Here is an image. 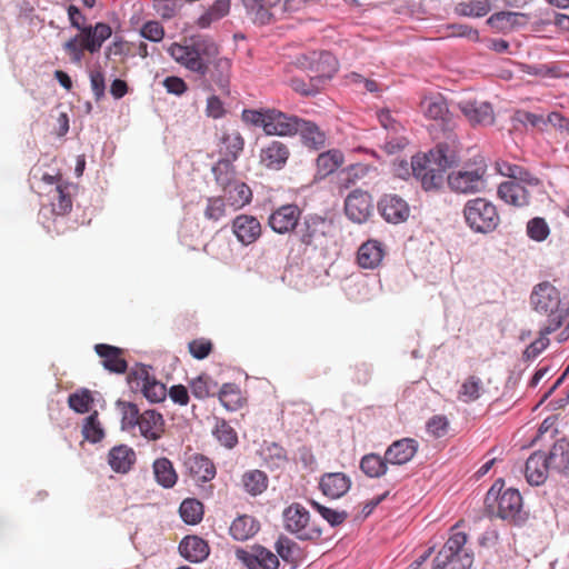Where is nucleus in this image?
I'll return each instance as SVG.
<instances>
[{
  "instance_id": "60",
  "label": "nucleus",
  "mask_w": 569,
  "mask_h": 569,
  "mask_svg": "<svg viewBox=\"0 0 569 569\" xmlns=\"http://www.w3.org/2000/svg\"><path fill=\"white\" fill-rule=\"evenodd\" d=\"M426 427L433 438H442L448 433L449 420L443 415H435L427 421Z\"/></svg>"
},
{
  "instance_id": "44",
  "label": "nucleus",
  "mask_w": 569,
  "mask_h": 569,
  "mask_svg": "<svg viewBox=\"0 0 569 569\" xmlns=\"http://www.w3.org/2000/svg\"><path fill=\"white\" fill-rule=\"evenodd\" d=\"M551 469L561 473H569V443L557 442L549 452Z\"/></svg>"
},
{
  "instance_id": "54",
  "label": "nucleus",
  "mask_w": 569,
  "mask_h": 569,
  "mask_svg": "<svg viewBox=\"0 0 569 569\" xmlns=\"http://www.w3.org/2000/svg\"><path fill=\"white\" fill-rule=\"evenodd\" d=\"M93 397L90 390L81 389L68 397L69 407L78 413H86L91 409Z\"/></svg>"
},
{
  "instance_id": "63",
  "label": "nucleus",
  "mask_w": 569,
  "mask_h": 569,
  "mask_svg": "<svg viewBox=\"0 0 569 569\" xmlns=\"http://www.w3.org/2000/svg\"><path fill=\"white\" fill-rule=\"evenodd\" d=\"M90 86L96 101H100L104 97L106 80L100 68L90 71Z\"/></svg>"
},
{
  "instance_id": "32",
  "label": "nucleus",
  "mask_w": 569,
  "mask_h": 569,
  "mask_svg": "<svg viewBox=\"0 0 569 569\" xmlns=\"http://www.w3.org/2000/svg\"><path fill=\"white\" fill-rule=\"evenodd\" d=\"M140 433L148 440H158L164 432V420L156 410H146L141 413L138 426Z\"/></svg>"
},
{
  "instance_id": "28",
  "label": "nucleus",
  "mask_w": 569,
  "mask_h": 569,
  "mask_svg": "<svg viewBox=\"0 0 569 569\" xmlns=\"http://www.w3.org/2000/svg\"><path fill=\"white\" fill-rule=\"evenodd\" d=\"M551 469L549 455L537 451L533 452L526 462L525 476L530 485H542L547 479L548 470Z\"/></svg>"
},
{
  "instance_id": "33",
  "label": "nucleus",
  "mask_w": 569,
  "mask_h": 569,
  "mask_svg": "<svg viewBox=\"0 0 569 569\" xmlns=\"http://www.w3.org/2000/svg\"><path fill=\"white\" fill-rule=\"evenodd\" d=\"M383 256L382 243L377 240H368L359 247L357 260L361 268L375 269L381 263Z\"/></svg>"
},
{
  "instance_id": "36",
  "label": "nucleus",
  "mask_w": 569,
  "mask_h": 569,
  "mask_svg": "<svg viewBox=\"0 0 569 569\" xmlns=\"http://www.w3.org/2000/svg\"><path fill=\"white\" fill-rule=\"evenodd\" d=\"M345 163V156L338 149L321 152L316 160V178L325 179L336 172Z\"/></svg>"
},
{
  "instance_id": "2",
  "label": "nucleus",
  "mask_w": 569,
  "mask_h": 569,
  "mask_svg": "<svg viewBox=\"0 0 569 569\" xmlns=\"http://www.w3.org/2000/svg\"><path fill=\"white\" fill-rule=\"evenodd\" d=\"M456 152L446 143H439L427 153L411 158V173L426 191L438 190L445 180V172L457 162Z\"/></svg>"
},
{
  "instance_id": "48",
  "label": "nucleus",
  "mask_w": 569,
  "mask_h": 569,
  "mask_svg": "<svg viewBox=\"0 0 569 569\" xmlns=\"http://www.w3.org/2000/svg\"><path fill=\"white\" fill-rule=\"evenodd\" d=\"M277 553L283 561L297 565L301 558L299 546L286 536H280L276 542Z\"/></svg>"
},
{
  "instance_id": "37",
  "label": "nucleus",
  "mask_w": 569,
  "mask_h": 569,
  "mask_svg": "<svg viewBox=\"0 0 569 569\" xmlns=\"http://www.w3.org/2000/svg\"><path fill=\"white\" fill-rule=\"evenodd\" d=\"M496 169L501 176L510 178L509 181H522L529 186L541 184V180L522 166L500 160L496 162Z\"/></svg>"
},
{
  "instance_id": "59",
  "label": "nucleus",
  "mask_w": 569,
  "mask_h": 569,
  "mask_svg": "<svg viewBox=\"0 0 569 569\" xmlns=\"http://www.w3.org/2000/svg\"><path fill=\"white\" fill-rule=\"evenodd\" d=\"M312 508L318 511L323 519H326L331 526H339L348 518V513L346 511H338L336 509H331L322 506L317 501H311Z\"/></svg>"
},
{
  "instance_id": "4",
  "label": "nucleus",
  "mask_w": 569,
  "mask_h": 569,
  "mask_svg": "<svg viewBox=\"0 0 569 569\" xmlns=\"http://www.w3.org/2000/svg\"><path fill=\"white\" fill-rule=\"evenodd\" d=\"M168 52L176 62L204 78L208 71V61L217 56L218 47L209 39L199 38L189 44L172 43Z\"/></svg>"
},
{
  "instance_id": "27",
  "label": "nucleus",
  "mask_w": 569,
  "mask_h": 569,
  "mask_svg": "<svg viewBox=\"0 0 569 569\" xmlns=\"http://www.w3.org/2000/svg\"><path fill=\"white\" fill-rule=\"evenodd\" d=\"M376 168L366 163H355L340 170L335 177V187L339 191L347 190L358 181L368 177Z\"/></svg>"
},
{
  "instance_id": "14",
  "label": "nucleus",
  "mask_w": 569,
  "mask_h": 569,
  "mask_svg": "<svg viewBox=\"0 0 569 569\" xmlns=\"http://www.w3.org/2000/svg\"><path fill=\"white\" fill-rule=\"evenodd\" d=\"M207 74L208 78L203 80L206 90H218L222 97L230 96L231 61L229 59H216L212 68L208 67Z\"/></svg>"
},
{
  "instance_id": "8",
  "label": "nucleus",
  "mask_w": 569,
  "mask_h": 569,
  "mask_svg": "<svg viewBox=\"0 0 569 569\" xmlns=\"http://www.w3.org/2000/svg\"><path fill=\"white\" fill-rule=\"evenodd\" d=\"M72 184L66 182L63 184H57L56 188L50 189L48 194L50 196L49 207L43 206L39 211V218L43 227L48 232H59L53 226L58 217L67 216L72 209Z\"/></svg>"
},
{
  "instance_id": "58",
  "label": "nucleus",
  "mask_w": 569,
  "mask_h": 569,
  "mask_svg": "<svg viewBox=\"0 0 569 569\" xmlns=\"http://www.w3.org/2000/svg\"><path fill=\"white\" fill-rule=\"evenodd\" d=\"M217 439L227 448H233L238 442L236 431L224 421L220 420L213 431Z\"/></svg>"
},
{
  "instance_id": "61",
  "label": "nucleus",
  "mask_w": 569,
  "mask_h": 569,
  "mask_svg": "<svg viewBox=\"0 0 569 569\" xmlns=\"http://www.w3.org/2000/svg\"><path fill=\"white\" fill-rule=\"evenodd\" d=\"M549 227L543 218H533L527 224L528 236L536 241H543L549 236Z\"/></svg>"
},
{
  "instance_id": "39",
  "label": "nucleus",
  "mask_w": 569,
  "mask_h": 569,
  "mask_svg": "<svg viewBox=\"0 0 569 569\" xmlns=\"http://www.w3.org/2000/svg\"><path fill=\"white\" fill-rule=\"evenodd\" d=\"M486 392L482 379L476 375H470L461 382L457 398L463 403H470L479 400Z\"/></svg>"
},
{
  "instance_id": "17",
  "label": "nucleus",
  "mask_w": 569,
  "mask_h": 569,
  "mask_svg": "<svg viewBox=\"0 0 569 569\" xmlns=\"http://www.w3.org/2000/svg\"><path fill=\"white\" fill-rule=\"evenodd\" d=\"M458 108L471 126H490L495 122L493 108L487 101L466 99L458 103Z\"/></svg>"
},
{
  "instance_id": "18",
  "label": "nucleus",
  "mask_w": 569,
  "mask_h": 569,
  "mask_svg": "<svg viewBox=\"0 0 569 569\" xmlns=\"http://www.w3.org/2000/svg\"><path fill=\"white\" fill-rule=\"evenodd\" d=\"M300 217L301 210L297 204H283L272 211L269 216L268 224L274 232L284 234L296 229Z\"/></svg>"
},
{
  "instance_id": "45",
  "label": "nucleus",
  "mask_w": 569,
  "mask_h": 569,
  "mask_svg": "<svg viewBox=\"0 0 569 569\" xmlns=\"http://www.w3.org/2000/svg\"><path fill=\"white\" fill-rule=\"evenodd\" d=\"M219 400L221 405L230 411L240 409L244 403V398L240 389L233 383L222 385L219 391Z\"/></svg>"
},
{
  "instance_id": "46",
  "label": "nucleus",
  "mask_w": 569,
  "mask_h": 569,
  "mask_svg": "<svg viewBox=\"0 0 569 569\" xmlns=\"http://www.w3.org/2000/svg\"><path fill=\"white\" fill-rule=\"evenodd\" d=\"M212 173L221 191L238 180L234 166L228 160L217 161L212 167Z\"/></svg>"
},
{
  "instance_id": "22",
  "label": "nucleus",
  "mask_w": 569,
  "mask_h": 569,
  "mask_svg": "<svg viewBox=\"0 0 569 569\" xmlns=\"http://www.w3.org/2000/svg\"><path fill=\"white\" fill-rule=\"evenodd\" d=\"M184 467L188 476L196 483H204L211 481L217 473L216 466L206 456L200 453H192L184 460Z\"/></svg>"
},
{
  "instance_id": "56",
  "label": "nucleus",
  "mask_w": 569,
  "mask_h": 569,
  "mask_svg": "<svg viewBox=\"0 0 569 569\" xmlns=\"http://www.w3.org/2000/svg\"><path fill=\"white\" fill-rule=\"evenodd\" d=\"M217 383L210 377L202 375L193 379L190 383L191 393L197 399H206L214 393Z\"/></svg>"
},
{
  "instance_id": "51",
  "label": "nucleus",
  "mask_w": 569,
  "mask_h": 569,
  "mask_svg": "<svg viewBox=\"0 0 569 569\" xmlns=\"http://www.w3.org/2000/svg\"><path fill=\"white\" fill-rule=\"evenodd\" d=\"M98 417V411L94 410L89 417L84 419L82 425L83 438L92 443L101 441L104 437V431Z\"/></svg>"
},
{
  "instance_id": "19",
  "label": "nucleus",
  "mask_w": 569,
  "mask_h": 569,
  "mask_svg": "<svg viewBox=\"0 0 569 569\" xmlns=\"http://www.w3.org/2000/svg\"><path fill=\"white\" fill-rule=\"evenodd\" d=\"M290 157L289 147L279 141L271 140L260 149L259 163L268 170H281Z\"/></svg>"
},
{
  "instance_id": "40",
  "label": "nucleus",
  "mask_w": 569,
  "mask_h": 569,
  "mask_svg": "<svg viewBox=\"0 0 569 569\" xmlns=\"http://www.w3.org/2000/svg\"><path fill=\"white\" fill-rule=\"evenodd\" d=\"M241 485L248 495L257 497L267 490L269 479L266 472L252 469L241 476Z\"/></svg>"
},
{
  "instance_id": "52",
  "label": "nucleus",
  "mask_w": 569,
  "mask_h": 569,
  "mask_svg": "<svg viewBox=\"0 0 569 569\" xmlns=\"http://www.w3.org/2000/svg\"><path fill=\"white\" fill-rule=\"evenodd\" d=\"M491 10L489 0H471L461 2L456 7V12L465 17L480 18L485 17Z\"/></svg>"
},
{
  "instance_id": "16",
  "label": "nucleus",
  "mask_w": 569,
  "mask_h": 569,
  "mask_svg": "<svg viewBox=\"0 0 569 569\" xmlns=\"http://www.w3.org/2000/svg\"><path fill=\"white\" fill-rule=\"evenodd\" d=\"M128 379L132 388L134 387V385L137 388H141L143 396L150 402H161L167 397L166 386L162 382L150 377L144 368L131 372Z\"/></svg>"
},
{
  "instance_id": "12",
  "label": "nucleus",
  "mask_w": 569,
  "mask_h": 569,
  "mask_svg": "<svg viewBox=\"0 0 569 569\" xmlns=\"http://www.w3.org/2000/svg\"><path fill=\"white\" fill-rule=\"evenodd\" d=\"M541 188L542 183L529 186L522 181H505L498 187V196L506 203L522 208L530 204L532 193Z\"/></svg>"
},
{
  "instance_id": "10",
  "label": "nucleus",
  "mask_w": 569,
  "mask_h": 569,
  "mask_svg": "<svg viewBox=\"0 0 569 569\" xmlns=\"http://www.w3.org/2000/svg\"><path fill=\"white\" fill-rule=\"evenodd\" d=\"M486 164L479 163L475 168H463L449 173L447 180L450 189L459 193L479 192L485 184Z\"/></svg>"
},
{
  "instance_id": "57",
  "label": "nucleus",
  "mask_w": 569,
  "mask_h": 569,
  "mask_svg": "<svg viewBox=\"0 0 569 569\" xmlns=\"http://www.w3.org/2000/svg\"><path fill=\"white\" fill-rule=\"evenodd\" d=\"M289 86L293 91L302 96H312L319 92L322 87L312 76L308 80L295 77L290 79Z\"/></svg>"
},
{
  "instance_id": "35",
  "label": "nucleus",
  "mask_w": 569,
  "mask_h": 569,
  "mask_svg": "<svg viewBox=\"0 0 569 569\" xmlns=\"http://www.w3.org/2000/svg\"><path fill=\"white\" fill-rule=\"evenodd\" d=\"M223 199L228 203V207L233 210H239L251 202L252 191L250 187L241 181L237 180L229 187L222 190Z\"/></svg>"
},
{
  "instance_id": "20",
  "label": "nucleus",
  "mask_w": 569,
  "mask_h": 569,
  "mask_svg": "<svg viewBox=\"0 0 569 569\" xmlns=\"http://www.w3.org/2000/svg\"><path fill=\"white\" fill-rule=\"evenodd\" d=\"M331 228V221L319 216L309 217L305 220L300 241L306 246L317 247L327 238Z\"/></svg>"
},
{
  "instance_id": "5",
  "label": "nucleus",
  "mask_w": 569,
  "mask_h": 569,
  "mask_svg": "<svg viewBox=\"0 0 569 569\" xmlns=\"http://www.w3.org/2000/svg\"><path fill=\"white\" fill-rule=\"evenodd\" d=\"M502 482L496 481L488 490L485 499L486 510L490 517L501 518L511 522H519L523 518L522 497L517 489H506L501 492Z\"/></svg>"
},
{
  "instance_id": "64",
  "label": "nucleus",
  "mask_w": 569,
  "mask_h": 569,
  "mask_svg": "<svg viewBox=\"0 0 569 569\" xmlns=\"http://www.w3.org/2000/svg\"><path fill=\"white\" fill-rule=\"evenodd\" d=\"M188 348L193 358L201 360L211 353L212 343L208 339L200 338L190 341Z\"/></svg>"
},
{
  "instance_id": "3",
  "label": "nucleus",
  "mask_w": 569,
  "mask_h": 569,
  "mask_svg": "<svg viewBox=\"0 0 569 569\" xmlns=\"http://www.w3.org/2000/svg\"><path fill=\"white\" fill-rule=\"evenodd\" d=\"M530 305L540 315L547 316V330H558L569 316V307L562 302L559 290L550 282H541L533 287Z\"/></svg>"
},
{
  "instance_id": "30",
  "label": "nucleus",
  "mask_w": 569,
  "mask_h": 569,
  "mask_svg": "<svg viewBox=\"0 0 569 569\" xmlns=\"http://www.w3.org/2000/svg\"><path fill=\"white\" fill-rule=\"evenodd\" d=\"M180 555L190 562H202L210 553L208 542L198 536H187L179 543Z\"/></svg>"
},
{
  "instance_id": "43",
  "label": "nucleus",
  "mask_w": 569,
  "mask_h": 569,
  "mask_svg": "<svg viewBox=\"0 0 569 569\" xmlns=\"http://www.w3.org/2000/svg\"><path fill=\"white\" fill-rule=\"evenodd\" d=\"M388 461L386 456L381 457L378 453H367L360 460L361 471L370 478H379L387 473Z\"/></svg>"
},
{
  "instance_id": "15",
  "label": "nucleus",
  "mask_w": 569,
  "mask_h": 569,
  "mask_svg": "<svg viewBox=\"0 0 569 569\" xmlns=\"http://www.w3.org/2000/svg\"><path fill=\"white\" fill-rule=\"evenodd\" d=\"M372 210V197L367 191L356 189L345 200L346 216L353 222H366L370 218Z\"/></svg>"
},
{
  "instance_id": "50",
  "label": "nucleus",
  "mask_w": 569,
  "mask_h": 569,
  "mask_svg": "<svg viewBox=\"0 0 569 569\" xmlns=\"http://www.w3.org/2000/svg\"><path fill=\"white\" fill-rule=\"evenodd\" d=\"M117 408L121 413V428L123 430H132L138 426L141 413L137 405L128 401H117Z\"/></svg>"
},
{
  "instance_id": "23",
  "label": "nucleus",
  "mask_w": 569,
  "mask_h": 569,
  "mask_svg": "<svg viewBox=\"0 0 569 569\" xmlns=\"http://www.w3.org/2000/svg\"><path fill=\"white\" fill-rule=\"evenodd\" d=\"M94 351L101 358V365L112 373L122 375L128 369L124 350L107 343H97Z\"/></svg>"
},
{
  "instance_id": "31",
  "label": "nucleus",
  "mask_w": 569,
  "mask_h": 569,
  "mask_svg": "<svg viewBox=\"0 0 569 569\" xmlns=\"http://www.w3.org/2000/svg\"><path fill=\"white\" fill-rule=\"evenodd\" d=\"M319 486L325 496L338 499L348 492L351 480L343 472H329L321 477Z\"/></svg>"
},
{
  "instance_id": "38",
  "label": "nucleus",
  "mask_w": 569,
  "mask_h": 569,
  "mask_svg": "<svg viewBox=\"0 0 569 569\" xmlns=\"http://www.w3.org/2000/svg\"><path fill=\"white\" fill-rule=\"evenodd\" d=\"M297 133H300L305 146L312 149H320L326 143V134L320 128L309 120L298 117Z\"/></svg>"
},
{
  "instance_id": "47",
  "label": "nucleus",
  "mask_w": 569,
  "mask_h": 569,
  "mask_svg": "<svg viewBox=\"0 0 569 569\" xmlns=\"http://www.w3.org/2000/svg\"><path fill=\"white\" fill-rule=\"evenodd\" d=\"M422 113L432 120H443L448 113V107L442 97L425 98L421 103Z\"/></svg>"
},
{
  "instance_id": "34",
  "label": "nucleus",
  "mask_w": 569,
  "mask_h": 569,
  "mask_svg": "<svg viewBox=\"0 0 569 569\" xmlns=\"http://www.w3.org/2000/svg\"><path fill=\"white\" fill-rule=\"evenodd\" d=\"M111 469L118 473H127L136 462V452L127 445L113 447L108 453Z\"/></svg>"
},
{
  "instance_id": "1",
  "label": "nucleus",
  "mask_w": 569,
  "mask_h": 569,
  "mask_svg": "<svg viewBox=\"0 0 569 569\" xmlns=\"http://www.w3.org/2000/svg\"><path fill=\"white\" fill-rule=\"evenodd\" d=\"M70 24L79 30V33L63 43V50L73 64L81 66L84 51L96 53L100 51L103 42L112 34L111 27L103 22L94 26H84V16L76 6L68 8Z\"/></svg>"
},
{
  "instance_id": "53",
  "label": "nucleus",
  "mask_w": 569,
  "mask_h": 569,
  "mask_svg": "<svg viewBox=\"0 0 569 569\" xmlns=\"http://www.w3.org/2000/svg\"><path fill=\"white\" fill-rule=\"evenodd\" d=\"M261 455H262L264 462L270 468H280L288 460L287 451L284 450V448H282L280 445H278L276 442H270V443L266 445L262 448Z\"/></svg>"
},
{
  "instance_id": "21",
  "label": "nucleus",
  "mask_w": 569,
  "mask_h": 569,
  "mask_svg": "<svg viewBox=\"0 0 569 569\" xmlns=\"http://www.w3.org/2000/svg\"><path fill=\"white\" fill-rule=\"evenodd\" d=\"M378 210L386 221L395 224L406 221L410 214L408 203L397 194H385Z\"/></svg>"
},
{
  "instance_id": "24",
  "label": "nucleus",
  "mask_w": 569,
  "mask_h": 569,
  "mask_svg": "<svg viewBox=\"0 0 569 569\" xmlns=\"http://www.w3.org/2000/svg\"><path fill=\"white\" fill-rule=\"evenodd\" d=\"M418 448V441L412 438L396 440L385 451L386 460L391 466L406 465L416 456Z\"/></svg>"
},
{
  "instance_id": "25",
  "label": "nucleus",
  "mask_w": 569,
  "mask_h": 569,
  "mask_svg": "<svg viewBox=\"0 0 569 569\" xmlns=\"http://www.w3.org/2000/svg\"><path fill=\"white\" fill-rule=\"evenodd\" d=\"M232 231L244 246L256 242L261 236V224L259 220L249 214H240L232 222Z\"/></svg>"
},
{
  "instance_id": "26",
  "label": "nucleus",
  "mask_w": 569,
  "mask_h": 569,
  "mask_svg": "<svg viewBox=\"0 0 569 569\" xmlns=\"http://www.w3.org/2000/svg\"><path fill=\"white\" fill-rule=\"evenodd\" d=\"M311 69L315 72L316 81L321 86L331 79L339 69L338 60L328 51L313 52L311 57Z\"/></svg>"
},
{
  "instance_id": "6",
  "label": "nucleus",
  "mask_w": 569,
  "mask_h": 569,
  "mask_svg": "<svg viewBox=\"0 0 569 569\" xmlns=\"http://www.w3.org/2000/svg\"><path fill=\"white\" fill-rule=\"evenodd\" d=\"M459 523L451 528V535L432 561V569H470L472 555L465 548L468 536L456 531Z\"/></svg>"
},
{
  "instance_id": "13",
  "label": "nucleus",
  "mask_w": 569,
  "mask_h": 569,
  "mask_svg": "<svg viewBox=\"0 0 569 569\" xmlns=\"http://www.w3.org/2000/svg\"><path fill=\"white\" fill-rule=\"evenodd\" d=\"M298 117L267 108L263 131L268 136L291 137L297 133Z\"/></svg>"
},
{
  "instance_id": "42",
  "label": "nucleus",
  "mask_w": 569,
  "mask_h": 569,
  "mask_svg": "<svg viewBox=\"0 0 569 569\" xmlns=\"http://www.w3.org/2000/svg\"><path fill=\"white\" fill-rule=\"evenodd\" d=\"M259 530V525L253 517L243 515L236 518L230 526V535L233 539L244 541Z\"/></svg>"
},
{
  "instance_id": "62",
  "label": "nucleus",
  "mask_w": 569,
  "mask_h": 569,
  "mask_svg": "<svg viewBox=\"0 0 569 569\" xmlns=\"http://www.w3.org/2000/svg\"><path fill=\"white\" fill-rule=\"evenodd\" d=\"M206 116L212 119H221L226 116L227 109L224 107V102L217 94H210L207 98Z\"/></svg>"
},
{
  "instance_id": "7",
  "label": "nucleus",
  "mask_w": 569,
  "mask_h": 569,
  "mask_svg": "<svg viewBox=\"0 0 569 569\" xmlns=\"http://www.w3.org/2000/svg\"><path fill=\"white\" fill-rule=\"evenodd\" d=\"M463 216L470 229L481 233L493 231L500 222L496 206L485 198L468 200L463 208Z\"/></svg>"
},
{
  "instance_id": "29",
  "label": "nucleus",
  "mask_w": 569,
  "mask_h": 569,
  "mask_svg": "<svg viewBox=\"0 0 569 569\" xmlns=\"http://www.w3.org/2000/svg\"><path fill=\"white\" fill-rule=\"evenodd\" d=\"M244 139L239 131H224L218 143V153L220 159L218 161H226L233 163L243 151Z\"/></svg>"
},
{
  "instance_id": "9",
  "label": "nucleus",
  "mask_w": 569,
  "mask_h": 569,
  "mask_svg": "<svg viewBox=\"0 0 569 569\" xmlns=\"http://www.w3.org/2000/svg\"><path fill=\"white\" fill-rule=\"evenodd\" d=\"M282 518L284 529L300 540H315L321 536V530L311 525L309 511L300 503L287 507Z\"/></svg>"
},
{
  "instance_id": "55",
  "label": "nucleus",
  "mask_w": 569,
  "mask_h": 569,
  "mask_svg": "<svg viewBox=\"0 0 569 569\" xmlns=\"http://www.w3.org/2000/svg\"><path fill=\"white\" fill-rule=\"evenodd\" d=\"M227 206L228 203L223 197H210L207 199V206L203 214L206 219L217 222L227 216Z\"/></svg>"
},
{
  "instance_id": "49",
  "label": "nucleus",
  "mask_w": 569,
  "mask_h": 569,
  "mask_svg": "<svg viewBox=\"0 0 569 569\" xmlns=\"http://www.w3.org/2000/svg\"><path fill=\"white\" fill-rule=\"evenodd\" d=\"M179 512L186 523L197 525L202 520L203 506L199 500L188 498L180 505Z\"/></svg>"
},
{
  "instance_id": "41",
  "label": "nucleus",
  "mask_w": 569,
  "mask_h": 569,
  "mask_svg": "<svg viewBox=\"0 0 569 569\" xmlns=\"http://www.w3.org/2000/svg\"><path fill=\"white\" fill-rule=\"evenodd\" d=\"M156 481L163 488H172L178 480V475L172 462L166 458H158L152 465Z\"/></svg>"
},
{
  "instance_id": "11",
  "label": "nucleus",
  "mask_w": 569,
  "mask_h": 569,
  "mask_svg": "<svg viewBox=\"0 0 569 569\" xmlns=\"http://www.w3.org/2000/svg\"><path fill=\"white\" fill-rule=\"evenodd\" d=\"M234 553L248 569H278L279 567L277 555L260 545L248 549L237 548Z\"/></svg>"
}]
</instances>
